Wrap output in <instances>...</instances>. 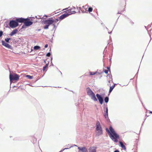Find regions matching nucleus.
Instances as JSON below:
<instances>
[{
	"instance_id": "6ab92c4d",
	"label": "nucleus",
	"mask_w": 152,
	"mask_h": 152,
	"mask_svg": "<svg viewBox=\"0 0 152 152\" xmlns=\"http://www.w3.org/2000/svg\"><path fill=\"white\" fill-rule=\"evenodd\" d=\"M34 49L35 50H37L40 49V47L39 46H34Z\"/></svg>"
},
{
	"instance_id": "6e6552de",
	"label": "nucleus",
	"mask_w": 152,
	"mask_h": 152,
	"mask_svg": "<svg viewBox=\"0 0 152 152\" xmlns=\"http://www.w3.org/2000/svg\"><path fill=\"white\" fill-rule=\"evenodd\" d=\"M68 10L66 11V12L69 15L76 13L75 7H72L71 8L68 7Z\"/></svg>"
},
{
	"instance_id": "2f4dec72",
	"label": "nucleus",
	"mask_w": 152,
	"mask_h": 152,
	"mask_svg": "<svg viewBox=\"0 0 152 152\" xmlns=\"http://www.w3.org/2000/svg\"><path fill=\"white\" fill-rule=\"evenodd\" d=\"M114 152H119V151H118L117 150H115V151H114Z\"/></svg>"
},
{
	"instance_id": "39448f33",
	"label": "nucleus",
	"mask_w": 152,
	"mask_h": 152,
	"mask_svg": "<svg viewBox=\"0 0 152 152\" xmlns=\"http://www.w3.org/2000/svg\"><path fill=\"white\" fill-rule=\"evenodd\" d=\"M86 91L87 94L91 97L92 99L94 101H97V99L96 97L95 94L88 87L86 88Z\"/></svg>"
},
{
	"instance_id": "aec40b11",
	"label": "nucleus",
	"mask_w": 152,
	"mask_h": 152,
	"mask_svg": "<svg viewBox=\"0 0 152 152\" xmlns=\"http://www.w3.org/2000/svg\"><path fill=\"white\" fill-rule=\"evenodd\" d=\"M108 109L107 108H106V113L105 114V115H104V116L105 117V118H106L108 117Z\"/></svg>"
},
{
	"instance_id": "2eb2a0df",
	"label": "nucleus",
	"mask_w": 152,
	"mask_h": 152,
	"mask_svg": "<svg viewBox=\"0 0 152 152\" xmlns=\"http://www.w3.org/2000/svg\"><path fill=\"white\" fill-rule=\"evenodd\" d=\"M18 30L17 29H15L13 30L10 33V35L12 36L15 34H16L18 32Z\"/></svg>"
},
{
	"instance_id": "473e14b6",
	"label": "nucleus",
	"mask_w": 152,
	"mask_h": 152,
	"mask_svg": "<svg viewBox=\"0 0 152 152\" xmlns=\"http://www.w3.org/2000/svg\"><path fill=\"white\" fill-rule=\"evenodd\" d=\"M150 113H152V111H150Z\"/></svg>"
},
{
	"instance_id": "4be33fe9",
	"label": "nucleus",
	"mask_w": 152,
	"mask_h": 152,
	"mask_svg": "<svg viewBox=\"0 0 152 152\" xmlns=\"http://www.w3.org/2000/svg\"><path fill=\"white\" fill-rule=\"evenodd\" d=\"M26 77L30 79H32L33 78V77L32 76H30L29 75H26Z\"/></svg>"
},
{
	"instance_id": "b1692460",
	"label": "nucleus",
	"mask_w": 152,
	"mask_h": 152,
	"mask_svg": "<svg viewBox=\"0 0 152 152\" xmlns=\"http://www.w3.org/2000/svg\"><path fill=\"white\" fill-rule=\"evenodd\" d=\"M48 64H46V65L45 66L43 67V71H44L45 70L46 68L48 67Z\"/></svg>"
},
{
	"instance_id": "f8f14e48",
	"label": "nucleus",
	"mask_w": 152,
	"mask_h": 152,
	"mask_svg": "<svg viewBox=\"0 0 152 152\" xmlns=\"http://www.w3.org/2000/svg\"><path fill=\"white\" fill-rule=\"evenodd\" d=\"M2 45L8 48L9 49L12 48L11 46L5 42L4 41H2Z\"/></svg>"
},
{
	"instance_id": "5701e85b",
	"label": "nucleus",
	"mask_w": 152,
	"mask_h": 152,
	"mask_svg": "<svg viewBox=\"0 0 152 152\" xmlns=\"http://www.w3.org/2000/svg\"><path fill=\"white\" fill-rule=\"evenodd\" d=\"M89 74L90 75H95L96 73V72H89Z\"/></svg>"
},
{
	"instance_id": "9d476101",
	"label": "nucleus",
	"mask_w": 152,
	"mask_h": 152,
	"mask_svg": "<svg viewBox=\"0 0 152 152\" xmlns=\"http://www.w3.org/2000/svg\"><path fill=\"white\" fill-rule=\"evenodd\" d=\"M78 149H79V151L80 152H86L87 151V149L84 147H78Z\"/></svg>"
},
{
	"instance_id": "c85d7f7f",
	"label": "nucleus",
	"mask_w": 152,
	"mask_h": 152,
	"mask_svg": "<svg viewBox=\"0 0 152 152\" xmlns=\"http://www.w3.org/2000/svg\"><path fill=\"white\" fill-rule=\"evenodd\" d=\"M3 32L2 31H0V37H1L3 35Z\"/></svg>"
},
{
	"instance_id": "ddd939ff",
	"label": "nucleus",
	"mask_w": 152,
	"mask_h": 152,
	"mask_svg": "<svg viewBox=\"0 0 152 152\" xmlns=\"http://www.w3.org/2000/svg\"><path fill=\"white\" fill-rule=\"evenodd\" d=\"M68 16H69V15H68V14H67V13H66L65 12V13L60 16L58 18H59L60 20H61Z\"/></svg>"
},
{
	"instance_id": "f03ea898",
	"label": "nucleus",
	"mask_w": 152,
	"mask_h": 152,
	"mask_svg": "<svg viewBox=\"0 0 152 152\" xmlns=\"http://www.w3.org/2000/svg\"><path fill=\"white\" fill-rule=\"evenodd\" d=\"M58 21V19H54L52 18H50L42 22V23L45 25L44 26V28L45 29H48L49 26L53 24L54 27H55V23L57 22Z\"/></svg>"
},
{
	"instance_id": "a878e982",
	"label": "nucleus",
	"mask_w": 152,
	"mask_h": 152,
	"mask_svg": "<svg viewBox=\"0 0 152 152\" xmlns=\"http://www.w3.org/2000/svg\"><path fill=\"white\" fill-rule=\"evenodd\" d=\"M93 8L92 7H89L88 8V11L89 12H92V11H93Z\"/></svg>"
},
{
	"instance_id": "dca6fc26",
	"label": "nucleus",
	"mask_w": 152,
	"mask_h": 152,
	"mask_svg": "<svg viewBox=\"0 0 152 152\" xmlns=\"http://www.w3.org/2000/svg\"><path fill=\"white\" fill-rule=\"evenodd\" d=\"M119 143L120 145V146L121 148H123V149L124 150H126V148L125 146L124 145L123 143L121 142H119Z\"/></svg>"
},
{
	"instance_id": "c756f323",
	"label": "nucleus",
	"mask_w": 152,
	"mask_h": 152,
	"mask_svg": "<svg viewBox=\"0 0 152 152\" xmlns=\"http://www.w3.org/2000/svg\"><path fill=\"white\" fill-rule=\"evenodd\" d=\"M26 26L24 24V25H23L22 26V28H26Z\"/></svg>"
},
{
	"instance_id": "0eeeda50",
	"label": "nucleus",
	"mask_w": 152,
	"mask_h": 152,
	"mask_svg": "<svg viewBox=\"0 0 152 152\" xmlns=\"http://www.w3.org/2000/svg\"><path fill=\"white\" fill-rule=\"evenodd\" d=\"M17 19L15 20H11L9 23V26L11 28H15L18 26V23H19L17 21Z\"/></svg>"
},
{
	"instance_id": "a211bd4d",
	"label": "nucleus",
	"mask_w": 152,
	"mask_h": 152,
	"mask_svg": "<svg viewBox=\"0 0 152 152\" xmlns=\"http://www.w3.org/2000/svg\"><path fill=\"white\" fill-rule=\"evenodd\" d=\"M83 8H84L85 9H87V6H86V5H85V6H83ZM79 9L80 10H81V11H82V12H85V11H86V10H81V7H79Z\"/></svg>"
},
{
	"instance_id": "f257e3e1",
	"label": "nucleus",
	"mask_w": 152,
	"mask_h": 152,
	"mask_svg": "<svg viewBox=\"0 0 152 152\" xmlns=\"http://www.w3.org/2000/svg\"><path fill=\"white\" fill-rule=\"evenodd\" d=\"M110 131L108 128H106V130L109 134L110 138L115 142H118V139L120 138L119 136L117 134L111 126L109 128Z\"/></svg>"
},
{
	"instance_id": "393cba45",
	"label": "nucleus",
	"mask_w": 152,
	"mask_h": 152,
	"mask_svg": "<svg viewBox=\"0 0 152 152\" xmlns=\"http://www.w3.org/2000/svg\"><path fill=\"white\" fill-rule=\"evenodd\" d=\"M109 101V98L107 97H106L104 99V101L105 102L107 103Z\"/></svg>"
},
{
	"instance_id": "f3484780",
	"label": "nucleus",
	"mask_w": 152,
	"mask_h": 152,
	"mask_svg": "<svg viewBox=\"0 0 152 152\" xmlns=\"http://www.w3.org/2000/svg\"><path fill=\"white\" fill-rule=\"evenodd\" d=\"M115 84H114L113 86L110 87L109 91V93H110L112 91L113 88H115Z\"/></svg>"
},
{
	"instance_id": "4468645a",
	"label": "nucleus",
	"mask_w": 152,
	"mask_h": 152,
	"mask_svg": "<svg viewBox=\"0 0 152 152\" xmlns=\"http://www.w3.org/2000/svg\"><path fill=\"white\" fill-rule=\"evenodd\" d=\"M89 152H96V148L94 147H90L89 149Z\"/></svg>"
},
{
	"instance_id": "cd10ccee",
	"label": "nucleus",
	"mask_w": 152,
	"mask_h": 152,
	"mask_svg": "<svg viewBox=\"0 0 152 152\" xmlns=\"http://www.w3.org/2000/svg\"><path fill=\"white\" fill-rule=\"evenodd\" d=\"M50 53H48L46 54V56L48 57H50Z\"/></svg>"
},
{
	"instance_id": "20e7f679",
	"label": "nucleus",
	"mask_w": 152,
	"mask_h": 152,
	"mask_svg": "<svg viewBox=\"0 0 152 152\" xmlns=\"http://www.w3.org/2000/svg\"><path fill=\"white\" fill-rule=\"evenodd\" d=\"M96 135L99 136L103 134L102 128L100 124L99 121H97L96 124Z\"/></svg>"
},
{
	"instance_id": "7ed1b4c3",
	"label": "nucleus",
	"mask_w": 152,
	"mask_h": 152,
	"mask_svg": "<svg viewBox=\"0 0 152 152\" xmlns=\"http://www.w3.org/2000/svg\"><path fill=\"white\" fill-rule=\"evenodd\" d=\"M17 20L20 23H23L26 26H29L33 24V22L29 21L30 20L28 18L25 19L22 18H18Z\"/></svg>"
},
{
	"instance_id": "9b49d317",
	"label": "nucleus",
	"mask_w": 152,
	"mask_h": 152,
	"mask_svg": "<svg viewBox=\"0 0 152 152\" xmlns=\"http://www.w3.org/2000/svg\"><path fill=\"white\" fill-rule=\"evenodd\" d=\"M96 96L98 99L100 104H102L103 102V99L98 94H96Z\"/></svg>"
},
{
	"instance_id": "72a5a7b5",
	"label": "nucleus",
	"mask_w": 152,
	"mask_h": 152,
	"mask_svg": "<svg viewBox=\"0 0 152 152\" xmlns=\"http://www.w3.org/2000/svg\"><path fill=\"white\" fill-rule=\"evenodd\" d=\"M118 14H121V13H119V12H118Z\"/></svg>"
},
{
	"instance_id": "7c9ffc66",
	"label": "nucleus",
	"mask_w": 152,
	"mask_h": 152,
	"mask_svg": "<svg viewBox=\"0 0 152 152\" xmlns=\"http://www.w3.org/2000/svg\"><path fill=\"white\" fill-rule=\"evenodd\" d=\"M48 47V45L47 44H46L45 45V48H47V47Z\"/></svg>"
},
{
	"instance_id": "412c9836",
	"label": "nucleus",
	"mask_w": 152,
	"mask_h": 152,
	"mask_svg": "<svg viewBox=\"0 0 152 152\" xmlns=\"http://www.w3.org/2000/svg\"><path fill=\"white\" fill-rule=\"evenodd\" d=\"M107 70L105 69V70H104V72L106 74H107L108 73V71H109L110 72V68L109 67H107Z\"/></svg>"
},
{
	"instance_id": "bb28decb",
	"label": "nucleus",
	"mask_w": 152,
	"mask_h": 152,
	"mask_svg": "<svg viewBox=\"0 0 152 152\" xmlns=\"http://www.w3.org/2000/svg\"><path fill=\"white\" fill-rule=\"evenodd\" d=\"M11 40L10 38H7L5 39V41L7 42H9V41Z\"/></svg>"
},
{
	"instance_id": "423d86ee",
	"label": "nucleus",
	"mask_w": 152,
	"mask_h": 152,
	"mask_svg": "<svg viewBox=\"0 0 152 152\" xmlns=\"http://www.w3.org/2000/svg\"><path fill=\"white\" fill-rule=\"evenodd\" d=\"M9 77L10 81H18L19 79L20 76L17 74L15 73L13 74H10Z\"/></svg>"
},
{
	"instance_id": "1a4fd4ad",
	"label": "nucleus",
	"mask_w": 152,
	"mask_h": 152,
	"mask_svg": "<svg viewBox=\"0 0 152 152\" xmlns=\"http://www.w3.org/2000/svg\"><path fill=\"white\" fill-rule=\"evenodd\" d=\"M121 2L122 3V4L121 5V6L119 8V10L121 12H123L124 10L125 6L126 5V0H122Z\"/></svg>"
}]
</instances>
